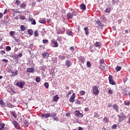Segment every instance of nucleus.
Listing matches in <instances>:
<instances>
[{
  "label": "nucleus",
  "instance_id": "f257e3e1",
  "mask_svg": "<svg viewBox=\"0 0 130 130\" xmlns=\"http://www.w3.org/2000/svg\"><path fill=\"white\" fill-rule=\"evenodd\" d=\"M117 116L119 118V122H121L124 119H126V115H124L123 113H120V114L117 115Z\"/></svg>",
  "mask_w": 130,
  "mask_h": 130
},
{
  "label": "nucleus",
  "instance_id": "f03ea898",
  "mask_svg": "<svg viewBox=\"0 0 130 130\" xmlns=\"http://www.w3.org/2000/svg\"><path fill=\"white\" fill-rule=\"evenodd\" d=\"M92 93L93 94H94V95H98V94H99V89H98V87H97V86H93Z\"/></svg>",
  "mask_w": 130,
  "mask_h": 130
},
{
  "label": "nucleus",
  "instance_id": "7ed1b4c3",
  "mask_svg": "<svg viewBox=\"0 0 130 130\" xmlns=\"http://www.w3.org/2000/svg\"><path fill=\"white\" fill-rule=\"evenodd\" d=\"M75 114L76 116H78V117L80 118H82L83 116H84L83 113H81L79 110L75 111Z\"/></svg>",
  "mask_w": 130,
  "mask_h": 130
},
{
  "label": "nucleus",
  "instance_id": "20e7f679",
  "mask_svg": "<svg viewBox=\"0 0 130 130\" xmlns=\"http://www.w3.org/2000/svg\"><path fill=\"white\" fill-rule=\"evenodd\" d=\"M17 86L20 87V88H23L24 87V85H25V82L24 81H18L16 83Z\"/></svg>",
  "mask_w": 130,
  "mask_h": 130
},
{
  "label": "nucleus",
  "instance_id": "39448f33",
  "mask_svg": "<svg viewBox=\"0 0 130 130\" xmlns=\"http://www.w3.org/2000/svg\"><path fill=\"white\" fill-rule=\"evenodd\" d=\"M12 124H13V125H14L15 127L17 128V129H19L20 127V125H19V123H18L17 121L13 120L12 121Z\"/></svg>",
  "mask_w": 130,
  "mask_h": 130
},
{
  "label": "nucleus",
  "instance_id": "423d86ee",
  "mask_svg": "<svg viewBox=\"0 0 130 130\" xmlns=\"http://www.w3.org/2000/svg\"><path fill=\"white\" fill-rule=\"evenodd\" d=\"M112 107L113 109L116 111V112H118V111H119V107H118V105H117V104H114V105H113Z\"/></svg>",
  "mask_w": 130,
  "mask_h": 130
},
{
  "label": "nucleus",
  "instance_id": "0eeeda50",
  "mask_svg": "<svg viewBox=\"0 0 130 130\" xmlns=\"http://www.w3.org/2000/svg\"><path fill=\"white\" fill-rule=\"evenodd\" d=\"M112 76L111 75H109V82L110 83V84H111V85H115V82H114V81H113V80H112Z\"/></svg>",
  "mask_w": 130,
  "mask_h": 130
},
{
  "label": "nucleus",
  "instance_id": "6e6552de",
  "mask_svg": "<svg viewBox=\"0 0 130 130\" xmlns=\"http://www.w3.org/2000/svg\"><path fill=\"white\" fill-rule=\"evenodd\" d=\"M75 95L76 94H75V93H73L72 96L70 97L69 101H70L71 103H73V102H75V98H76Z\"/></svg>",
  "mask_w": 130,
  "mask_h": 130
},
{
  "label": "nucleus",
  "instance_id": "1a4fd4ad",
  "mask_svg": "<svg viewBox=\"0 0 130 130\" xmlns=\"http://www.w3.org/2000/svg\"><path fill=\"white\" fill-rule=\"evenodd\" d=\"M42 117H44L45 118H48V117H50V113L48 114H41Z\"/></svg>",
  "mask_w": 130,
  "mask_h": 130
},
{
  "label": "nucleus",
  "instance_id": "9d476101",
  "mask_svg": "<svg viewBox=\"0 0 130 130\" xmlns=\"http://www.w3.org/2000/svg\"><path fill=\"white\" fill-rule=\"evenodd\" d=\"M52 44H53V47H57L58 46V44L57 42L54 40H52Z\"/></svg>",
  "mask_w": 130,
  "mask_h": 130
},
{
  "label": "nucleus",
  "instance_id": "9b49d317",
  "mask_svg": "<svg viewBox=\"0 0 130 130\" xmlns=\"http://www.w3.org/2000/svg\"><path fill=\"white\" fill-rule=\"evenodd\" d=\"M10 36L13 38L14 40H16V37H15V31H11L10 32Z\"/></svg>",
  "mask_w": 130,
  "mask_h": 130
},
{
  "label": "nucleus",
  "instance_id": "f8f14e48",
  "mask_svg": "<svg viewBox=\"0 0 130 130\" xmlns=\"http://www.w3.org/2000/svg\"><path fill=\"white\" fill-rule=\"evenodd\" d=\"M66 66H67V67H68V68H70V67H71V66H72V61H71V60H68L66 62Z\"/></svg>",
  "mask_w": 130,
  "mask_h": 130
},
{
  "label": "nucleus",
  "instance_id": "ddd939ff",
  "mask_svg": "<svg viewBox=\"0 0 130 130\" xmlns=\"http://www.w3.org/2000/svg\"><path fill=\"white\" fill-rule=\"evenodd\" d=\"M79 61L81 62V63H84L85 62V58L83 56H80L79 58Z\"/></svg>",
  "mask_w": 130,
  "mask_h": 130
},
{
  "label": "nucleus",
  "instance_id": "4468645a",
  "mask_svg": "<svg viewBox=\"0 0 130 130\" xmlns=\"http://www.w3.org/2000/svg\"><path fill=\"white\" fill-rule=\"evenodd\" d=\"M42 56L44 58H47L48 57L49 54L47 52H44L42 54Z\"/></svg>",
  "mask_w": 130,
  "mask_h": 130
},
{
  "label": "nucleus",
  "instance_id": "2eb2a0df",
  "mask_svg": "<svg viewBox=\"0 0 130 130\" xmlns=\"http://www.w3.org/2000/svg\"><path fill=\"white\" fill-rule=\"evenodd\" d=\"M67 18H68V19H72L73 17H74V16L73 15V13L69 12L67 15Z\"/></svg>",
  "mask_w": 130,
  "mask_h": 130
},
{
  "label": "nucleus",
  "instance_id": "dca6fc26",
  "mask_svg": "<svg viewBox=\"0 0 130 130\" xmlns=\"http://www.w3.org/2000/svg\"><path fill=\"white\" fill-rule=\"evenodd\" d=\"M23 123H24V125H23V126H25V127H27L29 126V122H28V121L26 120H24L23 121Z\"/></svg>",
  "mask_w": 130,
  "mask_h": 130
},
{
  "label": "nucleus",
  "instance_id": "f3484780",
  "mask_svg": "<svg viewBox=\"0 0 130 130\" xmlns=\"http://www.w3.org/2000/svg\"><path fill=\"white\" fill-rule=\"evenodd\" d=\"M26 72L27 73H33V72H34V68H27Z\"/></svg>",
  "mask_w": 130,
  "mask_h": 130
},
{
  "label": "nucleus",
  "instance_id": "a211bd4d",
  "mask_svg": "<svg viewBox=\"0 0 130 130\" xmlns=\"http://www.w3.org/2000/svg\"><path fill=\"white\" fill-rule=\"evenodd\" d=\"M96 24H98V27H99L100 28H101V27H102L103 25H102V23L101 22V21L100 20H98L96 22Z\"/></svg>",
  "mask_w": 130,
  "mask_h": 130
},
{
  "label": "nucleus",
  "instance_id": "6ab92c4d",
  "mask_svg": "<svg viewBox=\"0 0 130 130\" xmlns=\"http://www.w3.org/2000/svg\"><path fill=\"white\" fill-rule=\"evenodd\" d=\"M95 47H98V48H100L101 47V45L100 44V43L99 42H96L94 44Z\"/></svg>",
  "mask_w": 130,
  "mask_h": 130
},
{
  "label": "nucleus",
  "instance_id": "aec40b11",
  "mask_svg": "<svg viewBox=\"0 0 130 130\" xmlns=\"http://www.w3.org/2000/svg\"><path fill=\"white\" fill-rule=\"evenodd\" d=\"M80 8L81 10H83V11H85V10H86V5H85L84 4H81Z\"/></svg>",
  "mask_w": 130,
  "mask_h": 130
},
{
  "label": "nucleus",
  "instance_id": "412c9836",
  "mask_svg": "<svg viewBox=\"0 0 130 130\" xmlns=\"http://www.w3.org/2000/svg\"><path fill=\"white\" fill-rule=\"evenodd\" d=\"M6 106L7 107H9V108H12V107H14L13 104L10 103H7L6 104Z\"/></svg>",
  "mask_w": 130,
  "mask_h": 130
},
{
  "label": "nucleus",
  "instance_id": "4be33fe9",
  "mask_svg": "<svg viewBox=\"0 0 130 130\" xmlns=\"http://www.w3.org/2000/svg\"><path fill=\"white\" fill-rule=\"evenodd\" d=\"M20 8L21 9H26V4L25 3H23L20 5Z\"/></svg>",
  "mask_w": 130,
  "mask_h": 130
},
{
  "label": "nucleus",
  "instance_id": "5701e85b",
  "mask_svg": "<svg viewBox=\"0 0 130 130\" xmlns=\"http://www.w3.org/2000/svg\"><path fill=\"white\" fill-rule=\"evenodd\" d=\"M66 33L67 35H69L70 36L73 35V32H72V30H68L66 31Z\"/></svg>",
  "mask_w": 130,
  "mask_h": 130
},
{
  "label": "nucleus",
  "instance_id": "b1692460",
  "mask_svg": "<svg viewBox=\"0 0 130 130\" xmlns=\"http://www.w3.org/2000/svg\"><path fill=\"white\" fill-rule=\"evenodd\" d=\"M30 21L31 22V25H36V21H35V19L31 18Z\"/></svg>",
  "mask_w": 130,
  "mask_h": 130
},
{
  "label": "nucleus",
  "instance_id": "393cba45",
  "mask_svg": "<svg viewBox=\"0 0 130 130\" xmlns=\"http://www.w3.org/2000/svg\"><path fill=\"white\" fill-rule=\"evenodd\" d=\"M84 31L85 32L86 35H89V31H88V27H84Z\"/></svg>",
  "mask_w": 130,
  "mask_h": 130
},
{
  "label": "nucleus",
  "instance_id": "a878e982",
  "mask_svg": "<svg viewBox=\"0 0 130 130\" xmlns=\"http://www.w3.org/2000/svg\"><path fill=\"white\" fill-rule=\"evenodd\" d=\"M0 105H1V106H6V104L5 103V102H4V101L3 100H1L0 101Z\"/></svg>",
  "mask_w": 130,
  "mask_h": 130
},
{
  "label": "nucleus",
  "instance_id": "bb28decb",
  "mask_svg": "<svg viewBox=\"0 0 130 130\" xmlns=\"http://www.w3.org/2000/svg\"><path fill=\"white\" fill-rule=\"evenodd\" d=\"M39 22V23H41V24H45V23H46V20L45 19L40 20Z\"/></svg>",
  "mask_w": 130,
  "mask_h": 130
},
{
  "label": "nucleus",
  "instance_id": "cd10ccee",
  "mask_svg": "<svg viewBox=\"0 0 130 130\" xmlns=\"http://www.w3.org/2000/svg\"><path fill=\"white\" fill-rule=\"evenodd\" d=\"M59 59H61L62 60V59H66V56H62V55H59L58 56Z\"/></svg>",
  "mask_w": 130,
  "mask_h": 130
},
{
  "label": "nucleus",
  "instance_id": "c85d7f7f",
  "mask_svg": "<svg viewBox=\"0 0 130 130\" xmlns=\"http://www.w3.org/2000/svg\"><path fill=\"white\" fill-rule=\"evenodd\" d=\"M101 19H102V20H103V21H104V22L106 21V18L105 17V15H102Z\"/></svg>",
  "mask_w": 130,
  "mask_h": 130
},
{
  "label": "nucleus",
  "instance_id": "c756f323",
  "mask_svg": "<svg viewBox=\"0 0 130 130\" xmlns=\"http://www.w3.org/2000/svg\"><path fill=\"white\" fill-rule=\"evenodd\" d=\"M103 121L106 123L109 122V119H107V118H104L103 119Z\"/></svg>",
  "mask_w": 130,
  "mask_h": 130
},
{
  "label": "nucleus",
  "instance_id": "7c9ffc66",
  "mask_svg": "<svg viewBox=\"0 0 130 130\" xmlns=\"http://www.w3.org/2000/svg\"><path fill=\"white\" fill-rule=\"evenodd\" d=\"M116 72H119L121 70V67L117 66L115 68Z\"/></svg>",
  "mask_w": 130,
  "mask_h": 130
},
{
  "label": "nucleus",
  "instance_id": "2f4dec72",
  "mask_svg": "<svg viewBox=\"0 0 130 130\" xmlns=\"http://www.w3.org/2000/svg\"><path fill=\"white\" fill-rule=\"evenodd\" d=\"M53 100L54 101H57V100H58V96H57V95L54 96Z\"/></svg>",
  "mask_w": 130,
  "mask_h": 130
},
{
  "label": "nucleus",
  "instance_id": "473e14b6",
  "mask_svg": "<svg viewBox=\"0 0 130 130\" xmlns=\"http://www.w3.org/2000/svg\"><path fill=\"white\" fill-rule=\"evenodd\" d=\"M110 11H111V9H110V8H107L106 9V10L105 11V12L106 13H110Z\"/></svg>",
  "mask_w": 130,
  "mask_h": 130
},
{
  "label": "nucleus",
  "instance_id": "72a5a7b5",
  "mask_svg": "<svg viewBox=\"0 0 130 130\" xmlns=\"http://www.w3.org/2000/svg\"><path fill=\"white\" fill-rule=\"evenodd\" d=\"M20 28H21V31H25V30L26 29V28L25 27V26H24V25H21Z\"/></svg>",
  "mask_w": 130,
  "mask_h": 130
},
{
  "label": "nucleus",
  "instance_id": "f704fd0d",
  "mask_svg": "<svg viewBox=\"0 0 130 130\" xmlns=\"http://www.w3.org/2000/svg\"><path fill=\"white\" fill-rule=\"evenodd\" d=\"M28 33L29 35H33V30L32 29H29Z\"/></svg>",
  "mask_w": 130,
  "mask_h": 130
},
{
  "label": "nucleus",
  "instance_id": "c9c22d12",
  "mask_svg": "<svg viewBox=\"0 0 130 130\" xmlns=\"http://www.w3.org/2000/svg\"><path fill=\"white\" fill-rule=\"evenodd\" d=\"M44 86L46 89H48V87H49V84H48L47 82H46L44 83Z\"/></svg>",
  "mask_w": 130,
  "mask_h": 130
},
{
  "label": "nucleus",
  "instance_id": "e433bc0d",
  "mask_svg": "<svg viewBox=\"0 0 130 130\" xmlns=\"http://www.w3.org/2000/svg\"><path fill=\"white\" fill-rule=\"evenodd\" d=\"M12 114L14 116V117H15V118L17 117V114L16 113V112H15V111L12 112Z\"/></svg>",
  "mask_w": 130,
  "mask_h": 130
},
{
  "label": "nucleus",
  "instance_id": "4c0bfd02",
  "mask_svg": "<svg viewBox=\"0 0 130 130\" xmlns=\"http://www.w3.org/2000/svg\"><path fill=\"white\" fill-rule=\"evenodd\" d=\"M85 91L82 90L80 92V95H81V96H83V95H85Z\"/></svg>",
  "mask_w": 130,
  "mask_h": 130
},
{
  "label": "nucleus",
  "instance_id": "58836bf2",
  "mask_svg": "<svg viewBox=\"0 0 130 130\" xmlns=\"http://www.w3.org/2000/svg\"><path fill=\"white\" fill-rule=\"evenodd\" d=\"M13 76H17L18 75V71H16L14 72H12Z\"/></svg>",
  "mask_w": 130,
  "mask_h": 130
},
{
  "label": "nucleus",
  "instance_id": "ea45409f",
  "mask_svg": "<svg viewBox=\"0 0 130 130\" xmlns=\"http://www.w3.org/2000/svg\"><path fill=\"white\" fill-rule=\"evenodd\" d=\"M124 104H125V105H126L127 106H129L130 103H129V102L125 101Z\"/></svg>",
  "mask_w": 130,
  "mask_h": 130
},
{
  "label": "nucleus",
  "instance_id": "a19ab883",
  "mask_svg": "<svg viewBox=\"0 0 130 130\" xmlns=\"http://www.w3.org/2000/svg\"><path fill=\"white\" fill-rule=\"evenodd\" d=\"M43 43H44V44H47V43H48V40H43Z\"/></svg>",
  "mask_w": 130,
  "mask_h": 130
},
{
  "label": "nucleus",
  "instance_id": "79ce46f5",
  "mask_svg": "<svg viewBox=\"0 0 130 130\" xmlns=\"http://www.w3.org/2000/svg\"><path fill=\"white\" fill-rule=\"evenodd\" d=\"M86 64L87 67H88V68H91V63L90 62V61H87Z\"/></svg>",
  "mask_w": 130,
  "mask_h": 130
},
{
  "label": "nucleus",
  "instance_id": "37998d69",
  "mask_svg": "<svg viewBox=\"0 0 130 130\" xmlns=\"http://www.w3.org/2000/svg\"><path fill=\"white\" fill-rule=\"evenodd\" d=\"M114 4H116V5H118V0H112Z\"/></svg>",
  "mask_w": 130,
  "mask_h": 130
},
{
  "label": "nucleus",
  "instance_id": "c03bdc74",
  "mask_svg": "<svg viewBox=\"0 0 130 130\" xmlns=\"http://www.w3.org/2000/svg\"><path fill=\"white\" fill-rule=\"evenodd\" d=\"M116 127H117V125L116 124H114L112 126V128H113V129H116Z\"/></svg>",
  "mask_w": 130,
  "mask_h": 130
},
{
  "label": "nucleus",
  "instance_id": "a18cd8bd",
  "mask_svg": "<svg viewBox=\"0 0 130 130\" xmlns=\"http://www.w3.org/2000/svg\"><path fill=\"white\" fill-rule=\"evenodd\" d=\"M36 82H37V83H39L40 82V78L37 77L36 78Z\"/></svg>",
  "mask_w": 130,
  "mask_h": 130
},
{
  "label": "nucleus",
  "instance_id": "49530a36",
  "mask_svg": "<svg viewBox=\"0 0 130 130\" xmlns=\"http://www.w3.org/2000/svg\"><path fill=\"white\" fill-rule=\"evenodd\" d=\"M34 34L36 36V37H37V36H38L39 34H38V30H36L34 32Z\"/></svg>",
  "mask_w": 130,
  "mask_h": 130
},
{
  "label": "nucleus",
  "instance_id": "de8ad7c7",
  "mask_svg": "<svg viewBox=\"0 0 130 130\" xmlns=\"http://www.w3.org/2000/svg\"><path fill=\"white\" fill-rule=\"evenodd\" d=\"M108 93L109 94H113V90L112 89H108Z\"/></svg>",
  "mask_w": 130,
  "mask_h": 130
},
{
  "label": "nucleus",
  "instance_id": "09e8293b",
  "mask_svg": "<svg viewBox=\"0 0 130 130\" xmlns=\"http://www.w3.org/2000/svg\"><path fill=\"white\" fill-rule=\"evenodd\" d=\"M61 33H62V30L61 29H58L57 31V34H61Z\"/></svg>",
  "mask_w": 130,
  "mask_h": 130
},
{
  "label": "nucleus",
  "instance_id": "8fccbe9b",
  "mask_svg": "<svg viewBox=\"0 0 130 130\" xmlns=\"http://www.w3.org/2000/svg\"><path fill=\"white\" fill-rule=\"evenodd\" d=\"M15 3H16L17 6H19V5H20V4H21V2L19 0H16Z\"/></svg>",
  "mask_w": 130,
  "mask_h": 130
},
{
  "label": "nucleus",
  "instance_id": "3c124183",
  "mask_svg": "<svg viewBox=\"0 0 130 130\" xmlns=\"http://www.w3.org/2000/svg\"><path fill=\"white\" fill-rule=\"evenodd\" d=\"M0 125L1 126L3 129L5 128V123H0Z\"/></svg>",
  "mask_w": 130,
  "mask_h": 130
},
{
  "label": "nucleus",
  "instance_id": "603ef678",
  "mask_svg": "<svg viewBox=\"0 0 130 130\" xmlns=\"http://www.w3.org/2000/svg\"><path fill=\"white\" fill-rule=\"evenodd\" d=\"M94 117L98 118V117H99V115L97 113H94Z\"/></svg>",
  "mask_w": 130,
  "mask_h": 130
},
{
  "label": "nucleus",
  "instance_id": "864d4df0",
  "mask_svg": "<svg viewBox=\"0 0 130 130\" xmlns=\"http://www.w3.org/2000/svg\"><path fill=\"white\" fill-rule=\"evenodd\" d=\"M56 116V114L55 113H52L51 114H50V117H53Z\"/></svg>",
  "mask_w": 130,
  "mask_h": 130
},
{
  "label": "nucleus",
  "instance_id": "5fc2aeb1",
  "mask_svg": "<svg viewBox=\"0 0 130 130\" xmlns=\"http://www.w3.org/2000/svg\"><path fill=\"white\" fill-rule=\"evenodd\" d=\"M73 16H77V12L76 11H73L72 13Z\"/></svg>",
  "mask_w": 130,
  "mask_h": 130
},
{
  "label": "nucleus",
  "instance_id": "6e6d98bb",
  "mask_svg": "<svg viewBox=\"0 0 130 130\" xmlns=\"http://www.w3.org/2000/svg\"><path fill=\"white\" fill-rule=\"evenodd\" d=\"M6 49H7V50H8V51H10V50H11V49H11V47H10V46H7V47H6Z\"/></svg>",
  "mask_w": 130,
  "mask_h": 130
},
{
  "label": "nucleus",
  "instance_id": "4d7b16f0",
  "mask_svg": "<svg viewBox=\"0 0 130 130\" xmlns=\"http://www.w3.org/2000/svg\"><path fill=\"white\" fill-rule=\"evenodd\" d=\"M75 103L76 104H81V102H80L79 100H76V102H75Z\"/></svg>",
  "mask_w": 130,
  "mask_h": 130
},
{
  "label": "nucleus",
  "instance_id": "13d9d810",
  "mask_svg": "<svg viewBox=\"0 0 130 130\" xmlns=\"http://www.w3.org/2000/svg\"><path fill=\"white\" fill-rule=\"evenodd\" d=\"M100 63H101V64H103L104 63V59H101L100 60Z\"/></svg>",
  "mask_w": 130,
  "mask_h": 130
},
{
  "label": "nucleus",
  "instance_id": "bf43d9fd",
  "mask_svg": "<svg viewBox=\"0 0 130 130\" xmlns=\"http://www.w3.org/2000/svg\"><path fill=\"white\" fill-rule=\"evenodd\" d=\"M29 48H30V50H32V49H33V45H32V44H30L29 45Z\"/></svg>",
  "mask_w": 130,
  "mask_h": 130
},
{
  "label": "nucleus",
  "instance_id": "052dcab7",
  "mask_svg": "<svg viewBox=\"0 0 130 130\" xmlns=\"http://www.w3.org/2000/svg\"><path fill=\"white\" fill-rule=\"evenodd\" d=\"M20 19L21 20H25L26 19V18L25 17V16H20Z\"/></svg>",
  "mask_w": 130,
  "mask_h": 130
},
{
  "label": "nucleus",
  "instance_id": "680f3d73",
  "mask_svg": "<svg viewBox=\"0 0 130 130\" xmlns=\"http://www.w3.org/2000/svg\"><path fill=\"white\" fill-rule=\"evenodd\" d=\"M2 61H5V62H8L9 60H8V59H3L2 60Z\"/></svg>",
  "mask_w": 130,
  "mask_h": 130
},
{
  "label": "nucleus",
  "instance_id": "e2e57ef3",
  "mask_svg": "<svg viewBox=\"0 0 130 130\" xmlns=\"http://www.w3.org/2000/svg\"><path fill=\"white\" fill-rule=\"evenodd\" d=\"M21 56H23V54H22V53H19L18 55V57H21Z\"/></svg>",
  "mask_w": 130,
  "mask_h": 130
},
{
  "label": "nucleus",
  "instance_id": "0e129e2a",
  "mask_svg": "<svg viewBox=\"0 0 130 130\" xmlns=\"http://www.w3.org/2000/svg\"><path fill=\"white\" fill-rule=\"evenodd\" d=\"M1 53H2V54H4L6 53V51L5 50H2L1 51Z\"/></svg>",
  "mask_w": 130,
  "mask_h": 130
},
{
  "label": "nucleus",
  "instance_id": "69168bd1",
  "mask_svg": "<svg viewBox=\"0 0 130 130\" xmlns=\"http://www.w3.org/2000/svg\"><path fill=\"white\" fill-rule=\"evenodd\" d=\"M84 111L86 112L89 111V108L88 107L85 108L84 109Z\"/></svg>",
  "mask_w": 130,
  "mask_h": 130
},
{
  "label": "nucleus",
  "instance_id": "338daca9",
  "mask_svg": "<svg viewBox=\"0 0 130 130\" xmlns=\"http://www.w3.org/2000/svg\"><path fill=\"white\" fill-rule=\"evenodd\" d=\"M3 17H4V15L3 14V13H0V19H2Z\"/></svg>",
  "mask_w": 130,
  "mask_h": 130
},
{
  "label": "nucleus",
  "instance_id": "774afa93",
  "mask_svg": "<svg viewBox=\"0 0 130 130\" xmlns=\"http://www.w3.org/2000/svg\"><path fill=\"white\" fill-rule=\"evenodd\" d=\"M78 130H83V127H79Z\"/></svg>",
  "mask_w": 130,
  "mask_h": 130
}]
</instances>
